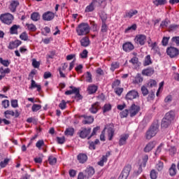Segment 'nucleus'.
<instances>
[{
	"instance_id": "nucleus-1",
	"label": "nucleus",
	"mask_w": 179,
	"mask_h": 179,
	"mask_svg": "<svg viewBox=\"0 0 179 179\" xmlns=\"http://www.w3.org/2000/svg\"><path fill=\"white\" fill-rule=\"evenodd\" d=\"M76 30L78 36H87L90 33V26L87 23L83 22L78 24Z\"/></svg>"
},
{
	"instance_id": "nucleus-2",
	"label": "nucleus",
	"mask_w": 179,
	"mask_h": 179,
	"mask_svg": "<svg viewBox=\"0 0 179 179\" xmlns=\"http://www.w3.org/2000/svg\"><path fill=\"white\" fill-rule=\"evenodd\" d=\"M14 19L15 17H13V15L9 13L0 15V20L2 22V23H4V24H12Z\"/></svg>"
},
{
	"instance_id": "nucleus-3",
	"label": "nucleus",
	"mask_w": 179,
	"mask_h": 179,
	"mask_svg": "<svg viewBox=\"0 0 179 179\" xmlns=\"http://www.w3.org/2000/svg\"><path fill=\"white\" fill-rule=\"evenodd\" d=\"M157 132H159V127L157 125L151 126L145 134L146 139H152L153 136H156Z\"/></svg>"
},
{
	"instance_id": "nucleus-4",
	"label": "nucleus",
	"mask_w": 179,
	"mask_h": 179,
	"mask_svg": "<svg viewBox=\"0 0 179 179\" xmlns=\"http://www.w3.org/2000/svg\"><path fill=\"white\" fill-rule=\"evenodd\" d=\"M66 96L70 94H74V99L76 100H82V95H80L79 88L73 87L71 90H67L65 92Z\"/></svg>"
},
{
	"instance_id": "nucleus-5",
	"label": "nucleus",
	"mask_w": 179,
	"mask_h": 179,
	"mask_svg": "<svg viewBox=\"0 0 179 179\" xmlns=\"http://www.w3.org/2000/svg\"><path fill=\"white\" fill-rule=\"evenodd\" d=\"M166 54L170 57V58H176L179 55V50L177 48L171 46L167 48Z\"/></svg>"
},
{
	"instance_id": "nucleus-6",
	"label": "nucleus",
	"mask_w": 179,
	"mask_h": 179,
	"mask_svg": "<svg viewBox=\"0 0 179 179\" xmlns=\"http://www.w3.org/2000/svg\"><path fill=\"white\" fill-rule=\"evenodd\" d=\"M103 131H104V132H106V131L108 141H113V138H114V135H115V132L113 126H110V124H107L104 127Z\"/></svg>"
},
{
	"instance_id": "nucleus-7",
	"label": "nucleus",
	"mask_w": 179,
	"mask_h": 179,
	"mask_svg": "<svg viewBox=\"0 0 179 179\" xmlns=\"http://www.w3.org/2000/svg\"><path fill=\"white\" fill-rule=\"evenodd\" d=\"M146 35L138 34L134 38V43H136V44H139V45H145L146 43Z\"/></svg>"
},
{
	"instance_id": "nucleus-8",
	"label": "nucleus",
	"mask_w": 179,
	"mask_h": 179,
	"mask_svg": "<svg viewBox=\"0 0 179 179\" xmlns=\"http://www.w3.org/2000/svg\"><path fill=\"white\" fill-rule=\"evenodd\" d=\"M148 160H149V157L147 155H144L142 159V163L140 164L138 167V170L135 171L136 176H139V174L142 173V167H146Z\"/></svg>"
},
{
	"instance_id": "nucleus-9",
	"label": "nucleus",
	"mask_w": 179,
	"mask_h": 179,
	"mask_svg": "<svg viewBox=\"0 0 179 179\" xmlns=\"http://www.w3.org/2000/svg\"><path fill=\"white\" fill-rule=\"evenodd\" d=\"M139 111H141V106L133 103L129 110L130 117H135V115H136Z\"/></svg>"
},
{
	"instance_id": "nucleus-10",
	"label": "nucleus",
	"mask_w": 179,
	"mask_h": 179,
	"mask_svg": "<svg viewBox=\"0 0 179 179\" xmlns=\"http://www.w3.org/2000/svg\"><path fill=\"white\" fill-rule=\"evenodd\" d=\"M137 97H139V93L135 90L129 91L125 96L126 100H134Z\"/></svg>"
},
{
	"instance_id": "nucleus-11",
	"label": "nucleus",
	"mask_w": 179,
	"mask_h": 179,
	"mask_svg": "<svg viewBox=\"0 0 179 179\" xmlns=\"http://www.w3.org/2000/svg\"><path fill=\"white\" fill-rule=\"evenodd\" d=\"M54 17H55V14L51 11H47L42 15L43 20H45L46 22H51Z\"/></svg>"
},
{
	"instance_id": "nucleus-12",
	"label": "nucleus",
	"mask_w": 179,
	"mask_h": 179,
	"mask_svg": "<svg viewBox=\"0 0 179 179\" xmlns=\"http://www.w3.org/2000/svg\"><path fill=\"white\" fill-rule=\"evenodd\" d=\"M10 115L11 117H15V118H17L19 115H20V113H19V111L17 110H6L4 112V117L8 120L10 118Z\"/></svg>"
},
{
	"instance_id": "nucleus-13",
	"label": "nucleus",
	"mask_w": 179,
	"mask_h": 179,
	"mask_svg": "<svg viewBox=\"0 0 179 179\" xmlns=\"http://www.w3.org/2000/svg\"><path fill=\"white\" fill-rule=\"evenodd\" d=\"M19 5H20L19 1L12 0L11 1H10V5L8 6V9H10V12H12V13H15V12H16V9L19 6Z\"/></svg>"
},
{
	"instance_id": "nucleus-14",
	"label": "nucleus",
	"mask_w": 179,
	"mask_h": 179,
	"mask_svg": "<svg viewBox=\"0 0 179 179\" xmlns=\"http://www.w3.org/2000/svg\"><path fill=\"white\" fill-rule=\"evenodd\" d=\"M155 146L156 142L150 141L148 144H146L145 147L143 149V152H145V153H149V152H152V150L155 149Z\"/></svg>"
},
{
	"instance_id": "nucleus-15",
	"label": "nucleus",
	"mask_w": 179,
	"mask_h": 179,
	"mask_svg": "<svg viewBox=\"0 0 179 179\" xmlns=\"http://www.w3.org/2000/svg\"><path fill=\"white\" fill-rule=\"evenodd\" d=\"M19 45H22V41L15 40L10 41L8 45V50H15V48H17Z\"/></svg>"
},
{
	"instance_id": "nucleus-16",
	"label": "nucleus",
	"mask_w": 179,
	"mask_h": 179,
	"mask_svg": "<svg viewBox=\"0 0 179 179\" xmlns=\"http://www.w3.org/2000/svg\"><path fill=\"white\" fill-rule=\"evenodd\" d=\"M101 108V106H100V103L95 102L92 105V106L90 108L89 110L92 114H96L99 110Z\"/></svg>"
},
{
	"instance_id": "nucleus-17",
	"label": "nucleus",
	"mask_w": 179,
	"mask_h": 179,
	"mask_svg": "<svg viewBox=\"0 0 179 179\" xmlns=\"http://www.w3.org/2000/svg\"><path fill=\"white\" fill-rule=\"evenodd\" d=\"M135 48V46H134V44L131 42H127L123 44L122 49L125 51V52H129L132 51Z\"/></svg>"
},
{
	"instance_id": "nucleus-18",
	"label": "nucleus",
	"mask_w": 179,
	"mask_h": 179,
	"mask_svg": "<svg viewBox=\"0 0 179 179\" xmlns=\"http://www.w3.org/2000/svg\"><path fill=\"white\" fill-rule=\"evenodd\" d=\"M24 28L28 31H31V33H34L35 31H37V27L33 23L27 22L24 25Z\"/></svg>"
},
{
	"instance_id": "nucleus-19",
	"label": "nucleus",
	"mask_w": 179,
	"mask_h": 179,
	"mask_svg": "<svg viewBox=\"0 0 179 179\" xmlns=\"http://www.w3.org/2000/svg\"><path fill=\"white\" fill-rule=\"evenodd\" d=\"M92 131V129L90 128H83L79 134L80 138H82V139H85V138H87V136L90 134Z\"/></svg>"
},
{
	"instance_id": "nucleus-20",
	"label": "nucleus",
	"mask_w": 179,
	"mask_h": 179,
	"mask_svg": "<svg viewBox=\"0 0 179 179\" xmlns=\"http://www.w3.org/2000/svg\"><path fill=\"white\" fill-rule=\"evenodd\" d=\"M164 118L167 121L172 122V121H174V118H176V113L173 110H170L166 113Z\"/></svg>"
},
{
	"instance_id": "nucleus-21",
	"label": "nucleus",
	"mask_w": 179,
	"mask_h": 179,
	"mask_svg": "<svg viewBox=\"0 0 179 179\" xmlns=\"http://www.w3.org/2000/svg\"><path fill=\"white\" fill-rule=\"evenodd\" d=\"M80 118H84L83 120V124H92L94 121V118L92 116H86V115H81L80 116Z\"/></svg>"
},
{
	"instance_id": "nucleus-22",
	"label": "nucleus",
	"mask_w": 179,
	"mask_h": 179,
	"mask_svg": "<svg viewBox=\"0 0 179 179\" xmlns=\"http://www.w3.org/2000/svg\"><path fill=\"white\" fill-rule=\"evenodd\" d=\"M129 138V134H122L119 140V146H122L127 144V140Z\"/></svg>"
},
{
	"instance_id": "nucleus-23",
	"label": "nucleus",
	"mask_w": 179,
	"mask_h": 179,
	"mask_svg": "<svg viewBox=\"0 0 179 179\" xmlns=\"http://www.w3.org/2000/svg\"><path fill=\"white\" fill-rule=\"evenodd\" d=\"M77 159L81 164H84V163H86L87 162V155L84 153H80L77 156Z\"/></svg>"
},
{
	"instance_id": "nucleus-24",
	"label": "nucleus",
	"mask_w": 179,
	"mask_h": 179,
	"mask_svg": "<svg viewBox=\"0 0 179 179\" xmlns=\"http://www.w3.org/2000/svg\"><path fill=\"white\" fill-rule=\"evenodd\" d=\"M142 75L144 76H152L155 73V69L150 67L145 69H143L141 72Z\"/></svg>"
},
{
	"instance_id": "nucleus-25",
	"label": "nucleus",
	"mask_w": 179,
	"mask_h": 179,
	"mask_svg": "<svg viewBox=\"0 0 179 179\" xmlns=\"http://www.w3.org/2000/svg\"><path fill=\"white\" fill-rule=\"evenodd\" d=\"M132 169V166L130 164L126 165L123 171L122 172V175L124 176V178L127 177L129 176V173L131 172V169Z\"/></svg>"
},
{
	"instance_id": "nucleus-26",
	"label": "nucleus",
	"mask_w": 179,
	"mask_h": 179,
	"mask_svg": "<svg viewBox=\"0 0 179 179\" xmlns=\"http://www.w3.org/2000/svg\"><path fill=\"white\" fill-rule=\"evenodd\" d=\"M169 176L174 177L177 174V166L176 164H172L171 167L169 169Z\"/></svg>"
},
{
	"instance_id": "nucleus-27",
	"label": "nucleus",
	"mask_w": 179,
	"mask_h": 179,
	"mask_svg": "<svg viewBox=\"0 0 179 179\" xmlns=\"http://www.w3.org/2000/svg\"><path fill=\"white\" fill-rule=\"evenodd\" d=\"M143 82V77L142 75L138 73L133 80L134 85H139V83H142Z\"/></svg>"
},
{
	"instance_id": "nucleus-28",
	"label": "nucleus",
	"mask_w": 179,
	"mask_h": 179,
	"mask_svg": "<svg viewBox=\"0 0 179 179\" xmlns=\"http://www.w3.org/2000/svg\"><path fill=\"white\" fill-rule=\"evenodd\" d=\"M108 156H110V152H108L106 155H103L101 160L99 162H98L97 164L98 166H101V167H103V166H104L105 163H107V160H108Z\"/></svg>"
},
{
	"instance_id": "nucleus-29",
	"label": "nucleus",
	"mask_w": 179,
	"mask_h": 179,
	"mask_svg": "<svg viewBox=\"0 0 179 179\" xmlns=\"http://www.w3.org/2000/svg\"><path fill=\"white\" fill-rule=\"evenodd\" d=\"M107 19V16H105L103 18H102V26L101 29V33H107L108 31V26L106 24V20Z\"/></svg>"
},
{
	"instance_id": "nucleus-30",
	"label": "nucleus",
	"mask_w": 179,
	"mask_h": 179,
	"mask_svg": "<svg viewBox=\"0 0 179 179\" xmlns=\"http://www.w3.org/2000/svg\"><path fill=\"white\" fill-rule=\"evenodd\" d=\"M80 44L82 47H89L90 45V39L87 36L83 37L80 40Z\"/></svg>"
},
{
	"instance_id": "nucleus-31",
	"label": "nucleus",
	"mask_w": 179,
	"mask_h": 179,
	"mask_svg": "<svg viewBox=\"0 0 179 179\" xmlns=\"http://www.w3.org/2000/svg\"><path fill=\"white\" fill-rule=\"evenodd\" d=\"M37 89V92H41V85H38L34 80H31V86L29 87V89Z\"/></svg>"
},
{
	"instance_id": "nucleus-32",
	"label": "nucleus",
	"mask_w": 179,
	"mask_h": 179,
	"mask_svg": "<svg viewBox=\"0 0 179 179\" xmlns=\"http://www.w3.org/2000/svg\"><path fill=\"white\" fill-rule=\"evenodd\" d=\"M135 15H138V10H130L129 11H127L124 15V17H129L131 19Z\"/></svg>"
},
{
	"instance_id": "nucleus-33",
	"label": "nucleus",
	"mask_w": 179,
	"mask_h": 179,
	"mask_svg": "<svg viewBox=\"0 0 179 179\" xmlns=\"http://www.w3.org/2000/svg\"><path fill=\"white\" fill-rule=\"evenodd\" d=\"M83 77L85 79V81L87 82L88 83H92L93 82V78L92 76V73L87 71L84 75Z\"/></svg>"
},
{
	"instance_id": "nucleus-34",
	"label": "nucleus",
	"mask_w": 179,
	"mask_h": 179,
	"mask_svg": "<svg viewBox=\"0 0 179 179\" xmlns=\"http://www.w3.org/2000/svg\"><path fill=\"white\" fill-rule=\"evenodd\" d=\"M97 86L94 85H89L87 87V92L89 94H94V93H96L97 92Z\"/></svg>"
},
{
	"instance_id": "nucleus-35",
	"label": "nucleus",
	"mask_w": 179,
	"mask_h": 179,
	"mask_svg": "<svg viewBox=\"0 0 179 179\" xmlns=\"http://www.w3.org/2000/svg\"><path fill=\"white\" fill-rule=\"evenodd\" d=\"M152 58H150V55H148L144 59L143 66H148L149 65H152Z\"/></svg>"
},
{
	"instance_id": "nucleus-36",
	"label": "nucleus",
	"mask_w": 179,
	"mask_h": 179,
	"mask_svg": "<svg viewBox=\"0 0 179 179\" xmlns=\"http://www.w3.org/2000/svg\"><path fill=\"white\" fill-rule=\"evenodd\" d=\"M73 134H75V129L72 127L67 128L64 131V135L66 136H73Z\"/></svg>"
},
{
	"instance_id": "nucleus-37",
	"label": "nucleus",
	"mask_w": 179,
	"mask_h": 179,
	"mask_svg": "<svg viewBox=\"0 0 179 179\" xmlns=\"http://www.w3.org/2000/svg\"><path fill=\"white\" fill-rule=\"evenodd\" d=\"M31 19L33 20V22H38V20H40V13H32L31 14Z\"/></svg>"
},
{
	"instance_id": "nucleus-38",
	"label": "nucleus",
	"mask_w": 179,
	"mask_h": 179,
	"mask_svg": "<svg viewBox=\"0 0 179 179\" xmlns=\"http://www.w3.org/2000/svg\"><path fill=\"white\" fill-rule=\"evenodd\" d=\"M152 3H154L155 6H162L167 3V0H153Z\"/></svg>"
},
{
	"instance_id": "nucleus-39",
	"label": "nucleus",
	"mask_w": 179,
	"mask_h": 179,
	"mask_svg": "<svg viewBox=\"0 0 179 179\" xmlns=\"http://www.w3.org/2000/svg\"><path fill=\"white\" fill-rule=\"evenodd\" d=\"M20 29V25L14 24L10 28V34H17V29Z\"/></svg>"
},
{
	"instance_id": "nucleus-40",
	"label": "nucleus",
	"mask_w": 179,
	"mask_h": 179,
	"mask_svg": "<svg viewBox=\"0 0 179 179\" xmlns=\"http://www.w3.org/2000/svg\"><path fill=\"white\" fill-rule=\"evenodd\" d=\"M94 1H92L90 4H89L85 10V13H89V12H93L94 10Z\"/></svg>"
},
{
	"instance_id": "nucleus-41",
	"label": "nucleus",
	"mask_w": 179,
	"mask_h": 179,
	"mask_svg": "<svg viewBox=\"0 0 179 179\" xmlns=\"http://www.w3.org/2000/svg\"><path fill=\"white\" fill-rule=\"evenodd\" d=\"M85 173L88 177H92L95 173L94 169L92 166H90L85 169Z\"/></svg>"
},
{
	"instance_id": "nucleus-42",
	"label": "nucleus",
	"mask_w": 179,
	"mask_h": 179,
	"mask_svg": "<svg viewBox=\"0 0 179 179\" xmlns=\"http://www.w3.org/2000/svg\"><path fill=\"white\" fill-rule=\"evenodd\" d=\"M170 20L169 19H165L164 21L162 22L160 24V27L162 29H167L169 25L170 24Z\"/></svg>"
},
{
	"instance_id": "nucleus-43",
	"label": "nucleus",
	"mask_w": 179,
	"mask_h": 179,
	"mask_svg": "<svg viewBox=\"0 0 179 179\" xmlns=\"http://www.w3.org/2000/svg\"><path fill=\"white\" fill-rule=\"evenodd\" d=\"M20 38L23 41H29V34H27V32L24 31L20 35Z\"/></svg>"
},
{
	"instance_id": "nucleus-44",
	"label": "nucleus",
	"mask_w": 179,
	"mask_h": 179,
	"mask_svg": "<svg viewBox=\"0 0 179 179\" xmlns=\"http://www.w3.org/2000/svg\"><path fill=\"white\" fill-rule=\"evenodd\" d=\"M45 146V143H44V140H38L36 143V147L41 150V148Z\"/></svg>"
},
{
	"instance_id": "nucleus-45",
	"label": "nucleus",
	"mask_w": 179,
	"mask_h": 179,
	"mask_svg": "<svg viewBox=\"0 0 179 179\" xmlns=\"http://www.w3.org/2000/svg\"><path fill=\"white\" fill-rule=\"evenodd\" d=\"M48 163L50 166H54V164H56L57 163V157L50 155L48 158Z\"/></svg>"
},
{
	"instance_id": "nucleus-46",
	"label": "nucleus",
	"mask_w": 179,
	"mask_h": 179,
	"mask_svg": "<svg viewBox=\"0 0 179 179\" xmlns=\"http://www.w3.org/2000/svg\"><path fill=\"white\" fill-rule=\"evenodd\" d=\"M66 139L65 138V136H62V137H56V141L59 145H64L65 143Z\"/></svg>"
},
{
	"instance_id": "nucleus-47",
	"label": "nucleus",
	"mask_w": 179,
	"mask_h": 179,
	"mask_svg": "<svg viewBox=\"0 0 179 179\" xmlns=\"http://www.w3.org/2000/svg\"><path fill=\"white\" fill-rule=\"evenodd\" d=\"M118 68H120V63L117 62H113L110 65V71H112V72H114V71L118 69Z\"/></svg>"
},
{
	"instance_id": "nucleus-48",
	"label": "nucleus",
	"mask_w": 179,
	"mask_h": 179,
	"mask_svg": "<svg viewBox=\"0 0 179 179\" xmlns=\"http://www.w3.org/2000/svg\"><path fill=\"white\" fill-rule=\"evenodd\" d=\"M149 47H150L151 50H153V51H155V52H157L159 50V46H157V43L154 42V43H149Z\"/></svg>"
},
{
	"instance_id": "nucleus-49",
	"label": "nucleus",
	"mask_w": 179,
	"mask_h": 179,
	"mask_svg": "<svg viewBox=\"0 0 179 179\" xmlns=\"http://www.w3.org/2000/svg\"><path fill=\"white\" fill-rule=\"evenodd\" d=\"M171 124V122L166 120V118H163L162 122V128H168L169 126Z\"/></svg>"
},
{
	"instance_id": "nucleus-50",
	"label": "nucleus",
	"mask_w": 179,
	"mask_h": 179,
	"mask_svg": "<svg viewBox=\"0 0 179 179\" xmlns=\"http://www.w3.org/2000/svg\"><path fill=\"white\" fill-rule=\"evenodd\" d=\"M148 87H156L157 86V82L156 80L151 79L148 83Z\"/></svg>"
},
{
	"instance_id": "nucleus-51",
	"label": "nucleus",
	"mask_w": 179,
	"mask_h": 179,
	"mask_svg": "<svg viewBox=\"0 0 179 179\" xmlns=\"http://www.w3.org/2000/svg\"><path fill=\"white\" fill-rule=\"evenodd\" d=\"M76 72L77 73H83V64H78L75 68Z\"/></svg>"
},
{
	"instance_id": "nucleus-52",
	"label": "nucleus",
	"mask_w": 179,
	"mask_h": 179,
	"mask_svg": "<svg viewBox=\"0 0 179 179\" xmlns=\"http://www.w3.org/2000/svg\"><path fill=\"white\" fill-rule=\"evenodd\" d=\"M0 64H1V65L3 66L8 67L9 65H10V61L5 60L2 57H0Z\"/></svg>"
},
{
	"instance_id": "nucleus-53",
	"label": "nucleus",
	"mask_w": 179,
	"mask_h": 179,
	"mask_svg": "<svg viewBox=\"0 0 179 179\" xmlns=\"http://www.w3.org/2000/svg\"><path fill=\"white\" fill-rule=\"evenodd\" d=\"M31 110L33 113H37V111H38L39 110H41V105L34 103L31 107Z\"/></svg>"
},
{
	"instance_id": "nucleus-54",
	"label": "nucleus",
	"mask_w": 179,
	"mask_h": 179,
	"mask_svg": "<svg viewBox=\"0 0 179 179\" xmlns=\"http://www.w3.org/2000/svg\"><path fill=\"white\" fill-rule=\"evenodd\" d=\"M69 101H65V100H62L61 103L59 104V107L61 110H65L66 108V104H68Z\"/></svg>"
},
{
	"instance_id": "nucleus-55",
	"label": "nucleus",
	"mask_w": 179,
	"mask_h": 179,
	"mask_svg": "<svg viewBox=\"0 0 179 179\" xmlns=\"http://www.w3.org/2000/svg\"><path fill=\"white\" fill-rule=\"evenodd\" d=\"M10 159H9L8 158H6L3 161H1L0 162V167H1V169H4V167L6 166H8V164L9 163Z\"/></svg>"
},
{
	"instance_id": "nucleus-56",
	"label": "nucleus",
	"mask_w": 179,
	"mask_h": 179,
	"mask_svg": "<svg viewBox=\"0 0 179 179\" xmlns=\"http://www.w3.org/2000/svg\"><path fill=\"white\" fill-rule=\"evenodd\" d=\"M157 171H156V170L152 169L151 170L150 173V177L151 179H156L157 178Z\"/></svg>"
},
{
	"instance_id": "nucleus-57",
	"label": "nucleus",
	"mask_w": 179,
	"mask_h": 179,
	"mask_svg": "<svg viewBox=\"0 0 179 179\" xmlns=\"http://www.w3.org/2000/svg\"><path fill=\"white\" fill-rule=\"evenodd\" d=\"M102 110L103 113H108V111L111 110V105L108 103L105 104L102 108Z\"/></svg>"
},
{
	"instance_id": "nucleus-58",
	"label": "nucleus",
	"mask_w": 179,
	"mask_h": 179,
	"mask_svg": "<svg viewBox=\"0 0 179 179\" xmlns=\"http://www.w3.org/2000/svg\"><path fill=\"white\" fill-rule=\"evenodd\" d=\"M136 28H137L136 24H134L131 27H129L127 29H126L124 30V33H129V31H131V30L135 31V30H136Z\"/></svg>"
},
{
	"instance_id": "nucleus-59",
	"label": "nucleus",
	"mask_w": 179,
	"mask_h": 179,
	"mask_svg": "<svg viewBox=\"0 0 179 179\" xmlns=\"http://www.w3.org/2000/svg\"><path fill=\"white\" fill-rule=\"evenodd\" d=\"M163 167H164V165L162 162H159L155 166V169H157L158 171H162V170H163Z\"/></svg>"
},
{
	"instance_id": "nucleus-60",
	"label": "nucleus",
	"mask_w": 179,
	"mask_h": 179,
	"mask_svg": "<svg viewBox=\"0 0 179 179\" xmlns=\"http://www.w3.org/2000/svg\"><path fill=\"white\" fill-rule=\"evenodd\" d=\"M120 85H121V80H115L112 84V87L113 89H117Z\"/></svg>"
},
{
	"instance_id": "nucleus-61",
	"label": "nucleus",
	"mask_w": 179,
	"mask_h": 179,
	"mask_svg": "<svg viewBox=\"0 0 179 179\" xmlns=\"http://www.w3.org/2000/svg\"><path fill=\"white\" fill-rule=\"evenodd\" d=\"M169 40H170V36H169V37L164 36L162 38V45L166 47V45H167L169 44Z\"/></svg>"
},
{
	"instance_id": "nucleus-62",
	"label": "nucleus",
	"mask_w": 179,
	"mask_h": 179,
	"mask_svg": "<svg viewBox=\"0 0 179 179\" xmlns=\"http://www.w3.org/2000/svg\"><path fill=\"white\" fill-rule=\"evenodd\" d=\"M87 54H89V52H87V50H84L80 54V58H82L83 59H85L87 58Z\"/></svg>"
},
{
	"instance_id": "nucleus-63",
	"label": "nucleus",
	"mask_w": 179,
	"mask_h": 179,
	"mask_svg": "<svg viewBox=\"0 0 179 179\" xmlns=\"http://www.w3.org/2000/svg\"><path fill=\"white\" fill-rule=\"evenodd\" d=\"M171 41L173 44H176L178 47L179 46V36H173L171 38Z\"/></svg>"
},
{
	"instance_id": "nucleus-64",
	"label": "nucleus",
	"mask_w": 179,
	"mask_h": 179,
	"mask_svg": "<svg viewBox=\"0 0 179 179\" xmlns=\"http://www.w3.org/2000/svg\"><path fill=\"white\" fill-rule=\"evenodd\" d=\"M32 66H34V68H36V69L40 68V62H37V60H36V59H33Z\"/></svg>"
}]
</instances>
